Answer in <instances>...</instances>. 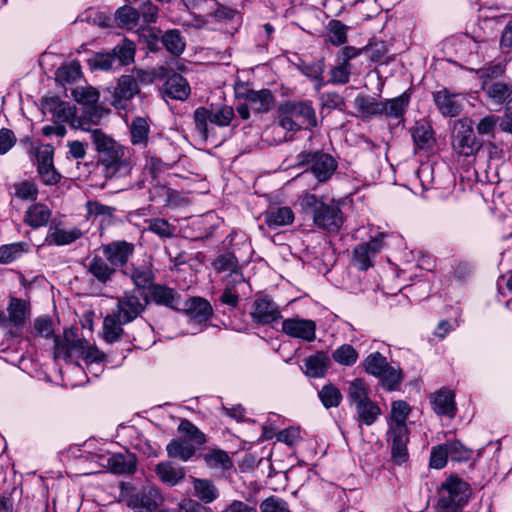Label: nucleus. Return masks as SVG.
<instances>
[{
  "label": "nucleus",
  "instance_id": "obj_60",
  "mask_svg": "<svg viewBox=\"0 0 512 512\" xmlns=\"http://www.w3.org/2000/svg\"><path fill=\"white\" fill-rule=\"evenodd\" d=\"M147 230L155 233L161 238H171L175 234V227L171 226L162 218H154L147 221Z\"/></svg>",
  "mask_w": 512,
  "mask_h": 512
},
{
  "label": "nucleus",
  "instance_id": "obj_59",
  "mask_svg": "<svg viewBox=\"0 0 512 512\" xmlns=\"http://www.w3.org/2000/svg\"><path fill=\"white\" fill-rule=\"evenodd\" d=\"M53 115L61 122H66L73 128V121L77 120L74 109L67 102L53 101Z\"/></svg>",
  "mask_w": 512,
  "mask_h": 512
},
{
  "label": "nucleus",
  "instance_id": "obj_54",
  "mask_svg": "<svg viewBox=\"0 0 512 512\" xmlns=\"http://www.w3.org/2000/svg\"><path fill=\"white\" fill-rule=\"evenodd\" d=\"M178 431L183 434L190 443L194 445H203L206 443V436L189 420H182L178 426Z\"/></svg>",
  "mask_w": 512,
  "mask_h": 512
},
{
  "label": "nucleus",
  "instance_id": "obj_6",
  "mask_svg": "<svg viewBox=\"0 0 512 512\" xmlns=\"http://www.w3.org/2000/svg\"><path fill=\"white\" fill-rule=\"evenodd\" d=\"M482 144L477 140L472 127V121L468 118L458 119L454 122L452 131V148L460 156H473L481 148Z\"/></svg>",
  "mask_w": 512,
  "mask_h": 512
},
{
  "label": "nucleus",
  "instance_id": "obj_1",
  "mask_svg": "<svg viewBox=\"0 0 512 512\" xmlns=\"http://www.w3.org/2000/svg\"><path fill=\"white\" fill-rule=\"evenodd\" d=\"M302 210L309 214L315 226L329 232H337L343 224L339 202L305 193L301 199Z\"/></svg>",
  "mask_w": 512,
  "mask_h": 512
},
{
  "label": "nucleus",
  "instance_id": "obj_10",
  "mask_svg": "<svg viewBox=\"0 0 512 512\" xmlns=\"http://www.w3.org/2000/svg\"><path fill=\"white\" fill-rule=\"evenodd\" d=\"M147 304V296L140 297L135 291L125 292L118 299L116 312L122 317V321L131 322L145 310Z\"/></svg>",
  "mask_w": 512,
  "mask_h": 512
},
{
  "label": "nucleus",
  "instance_id": "obj_55",
  "mask_svg": "<svg viewBox=\"0 0 512 512\" xmlns=\"http://www.w3.org/2000/svg\"><path fill=\"white\" fill-rule=\"evenodd\" d=\"M329 41L339 46L347 41L348 27L339 20H331L327 25Z\"/></svg>",
  "mask_w": 512,
  "mask_h": 512
},
{
  "label": "nucleus",
  "instance_id": "obj_25",
  "mask_svg": "<svg viewBox=\"0 0 512 512\" xmlns=\"http://www.w3.org/2000/svg\"><path fill=\"white\" fill-rule=\"evenodd\" d=\"M294 213L290 207H271L264 213V223L270 228L292 224Z\"/></svg>",
  "mask_w": 512,
  "mask_h": 512
},
{
  "label": "nucleus",
  "instance_id": "obj_37",
  "mask_svg": "<svg viewBox=\"0 0 512 512\" xmlns=\"http://www.w3.org/2000/svg\"><path fill=\"white\" fill-rule=\"evenodd\" d=\"M166 450L169 457L178 458L186 462L194 456L196 447L188 440L173 439L168 443Z\"/></svg>",
  "mask_w": 512,
  "mask_h": 512
},
{
  "label": "nucleus",
  "instance_id": "obj_18",
  "mask_svg": "<svg viewBox=\"0 0 512 512\" xmlns=\"http://www.w3.org/2000/svg\"><path fill=\"white\" fill-rule=\"evenodd\" d=\"M212 266L217 273L229 272L225 280H231L233 283H242L244 281L238 260L232 253L219 255L213 261Z\"/></svg>",
  "mask_w": 512,
  "mask_h": 512
},
{
  "label": "nucleus",
  "instance_id": "obj_14",
  "mask_svg": "<svg viewBox=\"0 0 512 512\" xmlns=\"http://www.w3.org/2000/svg\"><path fill=\"white\" fill-rule=\"evenodd\" d=\"M103 255L111 266H124L134 253V245L127 241H113L103 245Z\"/></svg>",
  "mask_w": 512,
  "mask_h": 512
},
{
  "label": "nucleus",
  "instance_id": "obj_46",
  "mask_svg": "<svg viewBox=\"0 0 512 512\" xmlns=\"http://www.w3.org/2000/svg\"><path fill=\"white\" fill-rule=\"evenodd\" d=\"M86 210L90 218L99 219L102 224H110L116 211L114 207L104 205L98 201H88Z\"/></svg>",
  "mask_w": 512,
  "mask_h": 512
},
{
  "label": "nucleus",
  "instance_id": "obj_39",
  "mask_svg": "<svg viewBox=\"0 0 512 512\" xmlns=\"http://www.w3.org/2000/svg\"><path fill=\"white\" fill-rule=\"evenodd\" d=\"M412 137L415 147L420 150H430L435 144L433 130L428 124H417L412 131Z\"/></svg>",
  "mask_w": 512,
  "mask_h": 512
},
{
  "label": "nucleus",
  "instance_id": "obj_15",
  "mask_svg": "<svg viewBox=\"0 0 512 512\" xmlns=\"http://www.w3.org/2000/svg\"><path fill=\"white\" fill-rule=\"evenodd\" d=\"M163 503V498L158 489L145 487L132 494L127 499V505L132 509L144 508L148 511L155 510Z\"/></svg>",
  "mask_w": 512,
  "mask_h": 512
},
{
  "label": "nucleus",
  "instance_id": "obj_38",
  "mask_svg": "<svg viewBox=\"0 0 512 512\" xmlns=\"http://www.w3.org/2000/svg\"><path fill=\"white\" fill-rule=\"evenodd\" d=\"M202 459L210 469L229 470L233 466V462L226 451L221 449H211L202 454Z\"/></svg>",
  "mask_w": 512,
  "mask_h": 512
},
{
  "label": "nucleus",
  "instance_id": "obj_20",
  "mask_svg": "<svg viewBox=\"0 0 512 512\" xmlns=\"http://www.w3.org/2000/svg\"><path fill=\"white\" fill-rule=\"evenodd\" d=\"M125 274L130 277L138 289L150 288L155 278L152 264L149 262L132 265L125 271Z\"/></svg>",
  "mask_w": 512,
  "mask_h": 512
},
{
  "label": "nucleus",
  "instance_id": "obj_57",
  "mask_svg": "<svg viewBox=\"0 0 512 512\" xmlns=\"http://www.w3.org/2000/svg\"><path fill=\"white\" fill-rule=\"evenodd\" d=\"M445 445L451 461L462 462L471 458L472 451L466 448L460 441H447Z\"/></svg>",
  "mask_w": 512,
  "mask_h": 512
},
{
  "label": "nucleus",
  "instance_id": "obj_24",
  "mask_svg": "<svg viewBox=\"0 0 512 512\" xmlns=\"http://www.w3.org/2000/svg\"><path fill=\"white\" fill-rule=\"evenodd\" d=\"M81 236L82 232L79 228L63 229L55 226L50 227L45 242L48 245L63 246L78 240Z\"/></svg>",
  "mask_w": 512,
  "mask_h": 512
},
{
  "label": "nucleus",
  "instance_id": "obj_50",
  "mask_svg": "<svg viewBox=\"0 0 512 512\" xmlns=\"http://www.w3.org/2000/svg\"><path fill=\"white\" fill-rule=\"evenodd\" d=\"M73 98L84 107L97 104L100 98L99 91L89 85L77 86L72 91Z\"/></svg>",
  "mask_w": 512,
  "mask_h": 512
},
{
  "label": "nucleus",
  "instance_id": "obj_17",
  "mask_svg": "<svg viewBox=\"0 0 512 512\" xmlns=\"http://www.w3.org/2000/svg\"><path fill=\"white\" fill-rule=\"evenodd\" d=\"M486 98L493 106L501 107L512 102V86L501 82H484L482 86Z\"/></svg>",
  "mask_w": 512,
  "mask_h": 512
},
{
  "label": "nucleus",
  "instance_id": "obj_4",
  "mask_svg": "<svg viewBox=\"0 0 512 512\" xmlns=\"http://www.w3.org/2000/svg\"><path fill=\"white\" fill-rule=\"evenodd\" d=\"M280 126L291 132H297L317 125L315 110L310 102H295L283 106L279 116Z\"/></svg>",
  "mask_w": 512,
  "mask_h": 512
},
{
  "label": "nucleus",
  "instance_id": "obj_21",
  "mask_svg": "<svg viewBox=\"0 0 512 512\" xmlns=\"http://www.w3.org/2000/svg\"><path fill=\"white\" fill-rule=\"evenodd\" d=\"M150 297L157 305L177 309L180 305V295L172 288L161 284H154L150 287Z\"/></svg>",
  "mask_w": 512,
  "mask_h": 512
},
{
  "label": "nucleus",
  "instance_id": "obj_31",
  "mask_svg": "<svg viewBox=\"0 0 512 512\" xmlns=\"http://www.w3.org/2000/svg\"><path fill=\"white\" fill-rule=\"evenodd\" d=\"M7 312L6 323L8 322L15 327H22L29 315L28 304L24 300L12 298L7 307Z\"/></svg>",
  "mask_w": 512,
  "mask_h": 512
},
{
  "label": "nucleus",
  "instance_id": "obj_58",
  "mask_svg": "<svg viewBox=\"0 0 512 512\" xmlns=\"http://www.w3.org/2000/svg\"><path fill=\"white\" fill-rule=\"evenodd\" d=\"M140 13L133 7L123 6L116 11V20L122 27L132 28L137 25Z\"/></svg>",
  "mask_w": 512,
  "mask_h": 512
},
{
  "label": "nucleus",
  "instance_id": "obj_3",
  "mask_svg": "<svg viewBox=\"0 0 512 512\" xmlns=\"http://www.w3.org/2000/svg\"><path fill=\"white\" fill-rule=\"evenodd\" d=\"M470 492L468 483L456 476L448 477L439 489L436 512H462Z\"/></svg>",
  "mask_w": 512,
  "mask_h": 512
},
{
  "label": "nucleus",
  "instance_id": "obj_32",
  "mask_svg": "<svg viewBox=\"0 0 512 512\" xmlns=\"http://www.w3.org/2000/svg\"><path fill=\"white\" fill-rule=\"evenodd\" d=\"M329 365V357L324 352H317L305 359L304 372L313 378L323 377Z\"/></svg>",
  "mask_w": 512,
  "mask_h": 512
},
{
  "label": "nucleus",
  "instance_id": "obj_49",
  "mask_svg": "<svg viewBox=\"0 0 512 512\" xmlns=\"http://www.w3.org/2000/svg\"><path fill=\"white\" fill-rule=\"evenodd\" d=\"M389 364L387 358L379 352L369 354L363 361L364 370L376 378Z\"/></svg>",
  "mask_w": 512,
  "mask_h": 512
},
{
  "label": "nucleus",
  "instance_id": "obj_13",
  "mask_svg": "<svg viewBox=\"0 0 512 512\" xmlns=\"http://www.w3.org/2000/svg\"><path fill=\"white\" fill-rule=\"evenodd\" d=\"M140 92L137 81L132 75H122L113 91L112 105L116 109H123L135 95Z\"/></svg>",
  "mask_w": 512,
  "mask_h": 512
},
{
  "label": "nucleus",
  "instance_id": "obj_22",
  "mask_svg": "<svg viewBox=\"0 0 512 512\" xmlns=\"http://www.w3.org/2000/svg\"><path fill=\"white\" fill-rule=\"evenodd\" d=\"M186 8L195 17V26L203 27L206 24L205 16L212 15L216 8L215 0H183Z\"/></svg>",
  "mask_w": 512,
  "mask_h": 512
},
{
  "label": "nucleus",
  "instance_id": "obj_26",
  "mask_svg": "<svg viewBox=\"0 0 512 512\" xmlns=\"http://www.w3.org/2000/svg\"><path fill=\"white\" fill-rule=\"evenodd\" d=\"M164 93L171 99L183 101L190 95V86L184 77L174 74L166 80Z\"/></svg>",
  "mask_w": 512,
  "mask_h": 512
},
{
  "label": "nucleus",
  "instance_id": "obj_43",
  "mask_svg": "<svg viewBox=\"0 0 512 512\" xmlns=\"http://www.w3.org/2000/svg\"><path fill=\"white\" fill-rule=\"evenodd\" d=\"M88 271L101 283H106L115 273V268L106 259L95 256L89 263Z\"/></svg>",
  "mask_w": 512,
  "mask_h": 512
},
{
  "label": "nucleus",
  "instance_id": "obj_56",
  "mask_svg": "<svg viewBox=\"0 0 512 512\" xmlns=\"http://www.w3.org/2000/svg\"><path fill=\"white\" fill-rule=\"evenodd\" d=\"M332 358L341 365L351 366L356 363L358 353L351 345L344 344L332 353Z\"/></svg>",
  "mask_w": 512,
  "mask_h": 512
},
{
  "label": "nucleus",
  "instance_id": "obj_52",
  "mask_svg": "<svg viewBox=\"0 0 512 512\" xmlns=\"http://www.w3.org/2000/svg\"><path fill=\"white\" fill-rule=\"evenodd\" d=\"M82 76L81 65L78 61L63 64L56 72V78L63 83H73Z\"/></svg>",
  "mask_w": 512,
  "mask_h": 512
},
{
  "label": "nucleus",
  "instance_id": "obj_5",
  "mask_svg": "<svg viewBox=\"0 0 512 512\" xmlns=\"http://www.w3.org/2000/svg\"><path fill=\"white\" fill-rule=\"evenodd\" d=\"M99 155L106 178L125 177L130 174L133 163L128 156V149L117 141L101 151Z\"/></svg>",
  "mask_w": 512,
  "mask_h": 512
},
{
  "label": "nucleus",
  "instance_id": "obj_61",
  "mask_svg": "<svg viewBox=\"0 0 512 512\" xmlns=\"http://www.w3.org/2000/svg\"><path fill=\"white\" fill-rule=\"evenodd\" d=\"M260 512H290L288 503L278 497L269 496L260 503Z\"/></svg>",
  "mask_w": 512,
  "mask_h": 512
},
{
  "label": "nucleus",
  "instance_id": "obj_23",
  "mask_svg": "<svg viewBox=\"0 0 512 512\" xmlns=\"http://www.w3.org/2000/svg\"><path fill=\"white\" fill-rule=\"evenodd\" d=\"M432 408L438 415L453 417L456 410L454 393L447 389L436 392L432 396Z\"/></svg>",
  "mask_w": 512,
  "mask_h": 512
},
{
  "label": "nucleus",
  "instance_id": "obj_19",
  "mask_svg": "<svg viewBox=\"0 0 512 512\" xmlns=\"http://www.w3.org/2000/svg\"><path fill=\"white\" fill-rule=\"evenodd\" d=\"M108 112L109 110L97 104L86 106L83 108L82 115L73 121V128L90 133V131L95 129L93 126L98 125Z\"/></svg>",
  "mask_w": 512,
  "mask_h": 512
},
{
  "label": "nucleus",
  "instance_id": "obj_47",
  "mask_svg": "<svg viewBox=\"0 0 512 512\" xmlns=\"http://www.w3.org/2000/svg\"><path fill=\"white\" fill-rule=\"evenodd\" d=\"M354 408L359 421L367 426L374 424L381 414L380 407L372 400L366 401Z\"/></svg>",
  "mask_w": 512,
  "mask_h": 512
},
{
  "label": "nucleus",
  "instance_id": "obj_34",
  "mask_svg": "<svg viewBox=\"0 0 512 512\" xmlns=\"http://www.w3.org/2000/svg\"><path fill=\"white\" fill-rule=\"evenodd\" d=\"M347 400L353 407L371 400L369 387L363 379L356 378L348 383Z\"/></svg>",
  "mask_w": 512,
  "mask_h": 512
},
{
  "label": "nucleus",
  "instance_id": "obj_12",
  "mask_svg": "<svg viewBox=\"0 0 512 512\" xmlns=\"http://www.w3.org/2000/svg\"><path fill=\"white\" fill-rule=\"evenodd\" d=\"M282 331L290 337L307 342L316 338V324L310 319L287 318L282 322Z\"/></svg>",
  "mask_w": 512,
  "mask_h": 512
},
{
  "label": "nucleus",
  "instance_id": "obj_2",
  "mask_svg": "<svg viewBox=\"0 0 512 512\" xmlns=\"http://www.w3.org/2000/svg\"><path fill=\"white\" fill-rule=\"evenodd\" d=\"M410 412V406L403 400L393 401L391 404L387 435L391 442L393 460L398 464L406 461L408 457L406 446L409 437L406 421Z\"/></svg>",
  "mask_w": 512,
  "mask_h": 512
},
{
  "label": "nucleus",
  "instance_id": "obj_64",
  "mask_svg": "<svg viewBox=\"0 0 512 512\" xmlns=\"http://www.w3.org/2000/svg\"><path fill=\"white\" fill-rule=\"evenodd\" d=\"M14 195L23 200L35 199L38 194L37 187L30 181H22L14 184Z\"/></svg>",
  "mask_w": 512,
  "mask_h": 512
},
{
  "label": "nucleus",
  "instance_id": "obj_53",
  "mask_svg": "<svg viewBox=\"0 0 512 512\" xmlns=\"http://www.w3.org/2000/svg\"><path fill=\"white\" fill-rule=\"evenodd\" d=\"M165 48L174 55L181 54L185 49V40L178 30H168L162 36Z\"/></svg>",
  "mask_w": 512,
  "mask_h": 512
},
{
  "label": "nucleus",
  "instance_id": "obj_29",
  "mask_svg": "<svg viewBox=\"0 0 512 512\" xmlns=\"http://www.w3.org/2000/svg\"><path fill=\"white\" fill-rule=\"evenodd\" d=\"M193 490L194 496L205 504H210L219 497V490L209 479L194 478Z\"/></svg>",
  "mask_w": 512,
  "mask_h": 512
},
{
  "label": "nucleus",
  "instance_id": "obj_9",
  "mask_svg": "<svg viewBox=\"0 0 512 512\" xmlns=\"http://www.w3.org/2000/svg\"><path fill=\"white\" fill-rule=\"evenodd\" d=\"M385 233H379L371 241L358 244L353 251V264L360 270H367L372 266V259L383 248Z\"/></svg>",
  "mask_w": 512,
  "mask_h": 512
},
{
  "label": "nucleus",
  "instance_id": "obj_16",
  "mask_svg": "<svg viewBox=\"0 0 512 512\" xmlns=\"http://www.w3.org/2000/svg\"><path fill=\"white\" fill-rule=\"evenodd\" d=\"M251 316L256 323L269 324L280 317V311L271 299L268 297H260L253 303Z\"/></svg>",
  "mask_w": 512,
  "mask_h": 512
},
{
  "label": "nucleus",
  "instance_id": "obj_48",
  "mask_svg": "<svg viewBox=\"0 0 512 512\" xmlns=\"http://www.w3.org/2000/svg\"><path fill=\"white\" fill-rule=\"evenodd\" d=\"M112 53L118 66L129 65L134 61L135 45L133 42L125 39L113 48Z\"/></svg>",
  "mask_w": 512,
  "mask_h": 512
},
{
  "label": "nucleus",
  "instance_id": "obj_63",
  "mask_svg": "<svg viewBox=\"0 0 512 512\" xmlns=\"http://www.w3.org/2000/svg\"><path fill=\"white\" fill-rule=\"evenodd\" d=\"M33 333L35 336L50 338L54 334L53 322L47 316L38 317L34 321Z\"/></svg>",
  "mask_w": 512,
  "mask_h": 512
},
{
  "label": "nucleus",
  "instance_id": "obj_30",
  "mask_svg": "<svg viewBox=\"0 0 512 512\" xmlns=\"http://www.w3.org/2000/svg\"><path fill=\"white\" fill-rule=\"evenodd\" d=\"M409 104V95L406 93L398 97L382 101L381 116L399 119L402 118Z\"/></svg>",
  "mask_w": 512,
  "mask_h": 512
},
{
  "label": "nucleus",
  "instance_id": "obj_28",
  "mask_svg": "<svg viewBox=\"0 0 512 512\" xmlns=\"http://www.w3.org/2000/svg\"><path fill=\"white\" fill-rule=\"evenodd\" d=\"M246 100L249 102L253 113H265L272 108L274 97L269 90L263 89L249 91L246 95Z\"/></svg>",
  "mask_w": 512,
  "mask_h": 512
},
{
  "label": "nucleus",
  "instance_id": "obj_62",
  "mask_svg": "<svg viewBox=\"0 0 512 512\" xmlns=\"http://www.w3.org/2000/svg\"><path fill=\"white\" fill-rule=\"evenodd\" d=\"M90 139L98 154L107 149L108 146L116 142L110 135L106 134L102 129L95 128L90 131Z\"/></svg>",
  "mask_w": 512,
  "mask_h": 512
},
{
  "label": "nucleus",
  "instance_id": "obj_7",
  "mask_svg": "<svg viewBox=\"0 0 512 512\" xmlns=\"http://www.w3.org/2000/svg\"><path fill=\"white\" fill-rule=\"evenodd\" d=\"M233 116L234 111L230 106H222L215 110L198 107L193 114L196 130L205 140L209 137V124L225 127L230 124Z\"/></svg>",
  "mask_w": 512,
  "mask_h": 512
},
{
  "label": "nucleus",
  "instance_id": "obj_33",
  "mask_svg": "<svg viewBox=\"0 0 512 512\" xmlns=\"http://www.w3.org/2000/svg\"><path fill=\"white\" fill-rule=\"evenodd\" d=\"M126 323L122 321V317L117 312L108 314L103 321L104 340L109 343L119 340L123 334L122 325Z\"/></svg>",
  "mask_w": 512,
  "mask_h": 512
},
{
  "label": "nucleus",
  "instance_id": "obj_27",
  "mask_svg": "<svg viewBox=\"0 0 512 512\" xmlns=\"http://www.w3.org/2000/svg\"><path fill=\"white\" fill-rule=\"evenodd\" d=\"M106 462L107 467L117 474H131L136 469L135 457L132 454H112Z\"/></svg>",
  "mask_w": 512,
  "mask_h": 512
},
{
  "label": "nucleus",
  "instance_id": "obj_40",
  "mask_svg": "<svg viewBox=\"0 0 512 512\" xmlns=\"http://www.w3.org/2000/svg\"><path fill=\"white\" fill-rule=\"evenodd\" d=\"M131 143L135 146L146 147L150 126L145 118L136 117L132 120L130 126Z\"/></svg>",
  "mask_w": 512,
  "mask_h": 512
},
{
  "label": "nucleus",
  "instance_id": "obj_44",
  "mask_svg": "<svg viewBox=\"0 0 512 512\" xmlns=\"http://www.w3.org/2000/svg\"><path fill=\"white\" fill-rule=\"evenodd\" d=\"M30 245L27 242H14L0 246V263L9 264L27 253Z\"/></svg>",
  "mask_w": 512,
  "mask_h": 512
},
{
  "label": "nucleus",
  "instance_id": "obj_36",
  "mask_svg": "<svg viewBox=\"0 0 512 512\" xmlns=\"http://www.w3.org/2000/svg\"><path fill=\"white\" fill-rule=\"evenodd\" d=\"M185 311L187 315L195 321L201 323L209 319L212 315L210 303L203 298H192L187 304Z\"/></svg>",
  "mask_w": 512,
  "mask_h": 512
},
{
  "label": "nucleus",
  "instance_id": "obj_41",
  "mask_svg": "<svg viewBox=\"0 0 512 512\" xmlns=\"http://www.w3.org/2000/svg\"><path fill=\"white\" fill-rule=\"evenodd\" d=\"M377 378L386 390L395 391L403 380L402 370L397 365L389 364Z\"/></svg>",
  "mask_w": 512,
  "mask_h": 512
},
{
  "label": "nucleus",
  "instance_id": "obj_42",
  "mask_svg": "<svg viewBox=\"0 0 512 512\" xmlns=\"http://www.w3.org/2000/svg\"><path fill=\"white\" fill-rule=\"evenodd\" d=\"M155 471L162 482L171 486L178 484L185 476L182 468L175 467L168 462L159 463Z\"/></svg>",
  "mask_w": 512,
  "mask_h": 512
},
{
  "label": "nucleus",
  "instance_id": "obj_45",
  "mask_svg": "<svg viewBox=\"0 0 512 512\" xmlns=\"http://www.w3.org/2000/svg\"><path fill=\"white\" fill-rule=\"evenodd\" d=\"M355 107L364 116H381L382 101L368 95H358L354 100Z\"/></svg>",
  "mask_w": 512,
  "mask_h": 512
},
{
  "label": "nucleus",
  "instance_id": "obj_51",
  "mask_svg": "<svg viewBox=\"0 0 512 512\" xmlns=\"http://www.w3.org/2000/svg\"><path fill=\"white\" fill-rule=\"evenodd\" d=\"M318 397L326 409L338 407L342 401L340 390L333 384L324 385L321 390H319Z\"/></svg>",
  "mask_w": 512,
  "mask_h": 512
},
{
  "label": "nucleus",
  "instance_id": "obj_11",
  "mask_svg": "<svg viewBox=\"0 0 512 512\" xmlns=\"http://www.w3.org/2000/svg\"><path fill=\"white\" fill-rule=\"evenodd\" d=\"M433 100L443 116L455 117L461 113L465 97L462 94L442 89L433 93Z\"/></svg>",
  "mask_w": 512,
  "mask_h": 512
},
{
  "label": "nucleus",
  "instance_id": "obj_8",
  "mask_svg": "<svg viewBox=\"0 0 512 512\" xmlns=\"http://www.w3.org/2000/svg\"><path fill=\"white\" fill-rule=\"evenodd\" d=\"M301 165H310V171L318 182H326L337 169L336 160L329 154L321 152H303L298 155Z\"/></svg>",
  "mask_w": 512,
  "mask_h": 512
},
{
  "label": "nucleus",
  "instance_id": "obj_35",
  "mask_svg": "<svg viewBox=\"0 0 512 512\" xmlns=\"http://www.w3.org/2000/svg\"><path fill=\"white\" fill-rule=\"evenodd\" d=\"M51 216V211L49 208L40 203H36L31 205L24 216V222L32 227V228H38L45 226Z\"/></svg>",
  "mask_w": 512,
  "mask_h": 512
}]
</instances>
